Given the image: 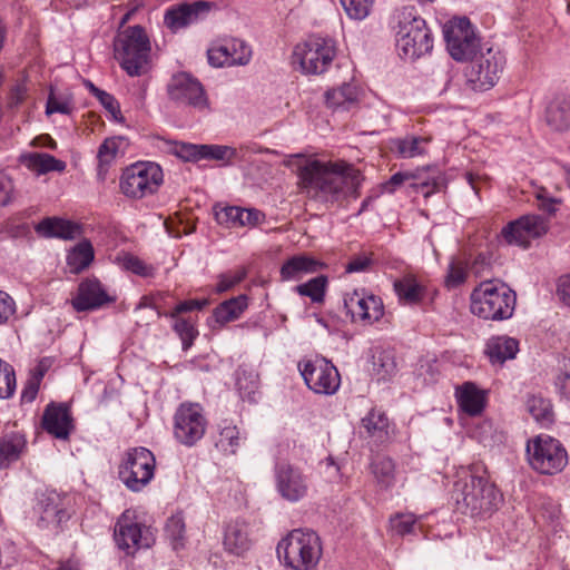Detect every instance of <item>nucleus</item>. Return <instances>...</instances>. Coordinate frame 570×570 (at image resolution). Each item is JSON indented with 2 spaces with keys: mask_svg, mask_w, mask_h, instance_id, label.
I'll list each match as a JSON object with an SVG mask.
<instances>
[{
  "mask_svg": "<svg viewBox=\"0 0 570 570\" xmlns=\"http://www.w3.org/2000/svg\"><path fill=\"white\" fill-rule=\"evenodd\" d=\"M284 165L296 171L306 194L323 203H337L348 195L358 196L361 173L345 161H321L303 154L286 157Z\"/></svg>",
  "mask_w": 570,
  "mask_h": 570,
  "instance_id": "obj_1",
  "label": "nucleus"
},
{
  "mask_svg": "<svg viewBox=\"0 0 570 570\" xmlns=\"http://www.w3.org/2000/svg\"><path fill=\"white\" fill-rule=\"evenodd\" d=\"M276 553L286 568L312 570L322 558L321 538L311 529H294L277 543Z\"/></svg>",
  "mask_w": 570,
  "mask_h": 570,
  "instance_id": "obj_2",
  "label": "nucleus"
},
{
  "mask_svg": "<svg viewBox=\"0 0 570 570\" xmlns=\"http://www.w3.org/2000/svg\"><path fill=\"white\" fill-rule=\"evenodd\" d=\"M515 304V292L507 284L485 281L471 293L470 309L485 321H504L512 317Z\"/></svg>",
  "mask_w": 570,
  "mask_h": 570,
  "instance_id": "obj_3",
  "label": "nucleus"
},
{
  "mask_svg": "<svg viewBox=\"0 0 570 570\" xmlns=\"http://www.w3.org/2000/svg\"><path fill=\"white\" fill-rule=\"evenodd\" d=\"M150 51L149 38L140 26L124 29L114 40L115 58L130 77H138L148 71Z\"/></svg>",
  "mask_w": 570,
  "mask_h": 570,
  "instance_id": "obj_4",
  "label": "nucleus"
},
{
  "mask_svg": "<svg viewBox=\"0 0 570 570\" xmlns=\"http://www.w3.org/2000/svg\"><path fill=\"white\" fill-rule=\"evenodd\" d=\"M396 47L404 59L414 60L433 48V39L426 22L415 8L403 7L397 12Z\"/></svg>",
  "mask_w": 570,
  "mask_h": 570,
  "instance_id": "obj_5",
  "label": "nucleus"
},
{
  "mask_svg": "<svg viewBox=\"0 0 570 570\" xmlns=\"http://www.w3.org/2000/svg\"><path fill=\"white\" fill-rule=\"evenodd\" d=\"M168 153L184 161H198L212 159L222 161L224 166L230 165L234 160L247 161L253 154L268 151L256 145H243L238 148L226 145H195L179 141H165Z\"/></svg>",
  "mask_w": 570,
  "mask_h": 570,
  "instance_id": "obj_6",
  "label": "nucleus"
},
{
  "mask_svg": "<svg viewBox=\"0 0 570 570\" xmlns=\"http://www.w3.org/2000/svg\"><path fill=\"white\" fill-rule=\"evenodd\" d=\"M335 56L333 39L314 36L295 46L293 65H298L306 75H320L327 70Z\"/></svg>",
  "mask_w": 570,
  "mask_h": 570,
  "instance_id": "obj_7",
  "label": "nucleus"
},
{
  "mask_svg": "<svg viewBox=\"0 0 570 570\" xmlns=\"http://www.w3.org/2000/svg\"><path fill=\"white\" fill-rule=\"evenodd\" d=\"M529 464L541 474H557L568 463V453L564 446L551 436L538 435L527 444Z\"/></svg>",
  "mask_w": 570,
  "mask_h": 570,
  "instance_id": "obj_8",
  "label": "nucleus"
},
{
  "mask_svg": "<svg viewBox=\"0 0 570 570\" xmlns=\"http://www.w3.org/2000/svg\"><path fill=\"white\" fill-rule=\"evenodd\" d=\"M156 468L155 455L144 446L128 449L118 468L124 484L131 491L142 490L154 478Z\"/></svg>",
  "mask_w": 570,
  "mask_h": 570,
  "instance_id": "obj_9",
  "label": "nucleus"
},
{
  "mask_svg": "<svg viewBox=\"0 0 570 570\" xmlns=\"http://www.w3.org/2000/svg\"><path fill=\"white\" fill-rule=\"evenodd\" d=\"M163 177L159 165L150 161L136 163L124 170L120 189L127 197L140 199L156 193L163 184Z\"/></svg>",
  "mask_w": 570,
  "mask_h": 570,
  "instance_id": "obj_10",
  "label": "nucleus"
},
{
  "mask_svg": "<svg viewBox=\"0 0 570 570\" xmlns=\"http://www.w3.org/2000/svg\"><path fill=\"white\" fill-rule=\"evenodd\" d=\"M207 420L198 403H181L174 415V436L186 445H195L205 434Z\"/></svg>",
  "mask_w": 570,
  "mask_h": 570,
  "instance_id": "obj_11",
  "label": "nucleus"
},
{
  "mask_svg": "<svg viewBox=\"0 0 570 570\" xmlns=\"http://www.w3.org/2000/svg\"><path fill=\"white\" fill-rule=\"evenodd\" d=\"M167 95L177 105L189 106L199 111L209 109L203 85L188 72L181 71L171 76L167 83Z\"/></svg>",
  "mask_w": 570,
  "mask_h": 570,
  "instance_id": "obj_12",
  "label": "nucleus"
},
{
  "mask_svg": "<svg viewBox=\"0 0 570 570\" xmlns=\"http://www.w3.org/2000/svg\"><path fill=\"white\" fill-rule=\"evenodd\" d=\"M443 33L448 51L454 60H469L475 56L480 41L468 18L454 19L444 28Z\"/></svg>",
  "mask_w": 570,
  "mask_h": 570,
  "instance_id": "obj_13",
  "label": "nucleus"
},
{
  "mask_svg": "<svg viewBox=\"0 0 570 570\" xmlns=\"http://www.w3.org/2000/svg\"><path fill=\"white\" fill-rule=\"evenodd\" d=\"M298 370L305 384L316 394L332 395L341 384L337 368L327 360H308L298 363Z\"/></svg>",
  "mask_w": 570,
  "mask_h": 570,
  "instance_id": "obj_14",
  "label": "nucleus"
},
{
  "mask_svg": "<svg viewBox=\"0 0 570 570\" xmlns=\"http://www.w3.org/2000/svg\"><path fill=\"white\" fill-rule=\"evenodd\" d=\"M505 65V58L499 50L488 49L472 61L468 77L475 90L492 88L500 78Z\"/></svg>",
  "mask_w": 570,
  "mask_h": 570,
  "instance_id": "obj_15",
  "label": "nucleus"
},
{
  "mask_svg": "<svg viewBox=\"0 0 570 570\" xmlns=\"http://www.w3.org/2000/svg\"><path fill=\"white\" fill-rule=\"evenodd\" d=\"M548 229L549 222L540 215L532 214L510 222L502 228L501 235L508 244L527 248L531 239L543 236Z\"/></svg>",
  "mask_w": 570,
  "mask_h": 570,
  "instance_id": "obj_16",
  "label": "nucleus"
},
{
  "mask_svg": "<svg viewBox=\"0 0 570 570\" xmlns=\"http://www.w3.org/2000/svg\"><path fill=\"white\" fill-rule=\"evenodd\" d=\"M114 540L119 550L127 556L134 554L137 550L149 548L153 539L148 535V529L138 522H132L124 513L115 525Z\"/></svg>",
  "mask_w": 570,
  "mask_h": 570,
  "instance_id": "obj_17",
  "label": "nucleus"
},
{
  "mask_svg": "<svg viewBox=\"0 0 570 570\" xmlns=\"http://www.w3.org/2000/svg\"><path fill=\"white\" fill-rule=\"evenodd\" d=\"M213 8L208 1L184 2L167 9L164 23L173 32H177L193 23L205 19Z\"/></svg>",
  "mask_w": 570,
  "mask_h": 570,
  "instance_id": "obj_18",
  "label": "nucleus"
},
{
  "mask_svg": "<svg viewBox=\"0 0 570 570\" xmlns=\"http://www.w3.org/2000/svg\"><path fill=\"white\" fill-rule=\"evenodd\" d=\"M344 307L352 318L374 323L384 313L382 299L375 295H366L363 291H354L344 297Z\"/></svg>",
  "mask_w": 570,
  "mask_h": 570,
  "instance_id": "obj_19",
  "label": "nucleus"
},
{
  "mask_svg": "<svg viewBox=\"0 0 570 570\" xmlns=\"http://www.w3.org/2000/svg\"><path fill=\"white\" fill-rule=\"evenodd\" d=\"M454 494L462 499H495L498 490L488 478L464 470L454 482Z\"/></svg>",
  "mask_w": 570,
  "mask_h": 570,
  "instance_id": "obj_20",
  "label": "nucleus"
},
{
  "mask_svg": "<svg viewBox=\"0 0 570 570\" xmlns=\"http://www.w3.org/2000/svg\"><path fill=\"white\" fill-rule=\"evenodd\" d=\"M42 428L56 439L67 440L75 429L69 405L49 403L42 414Z\"/></svg>",
  "mask_w": 570,
  "mask_h": 570,
  "instance_id": "obj_21",
  "label": "nucleus"
},
{
  "mask_svg": "<svg viewBox=\"0 0 570 570\" xmlns=\"http://www.w3.org/2000/svg\"><path fill=\"white\" fill-rule=\"evenodd\" d=\"M112 302H115V297L107 294L98 279L88 278L79 284L77 295L71 299V305L77 312H87L98 309Z\"/></svg>",
  "mask_w": 570,
  "mask_h": 570,
  "instance_id": "obj_22",
  "label": "nucleus"
},
{
  "mask_svg": "<svg viewBox=\"0 0 570 570\" xmlns=\"http://www.w3.org/2000/svg\"><path fill=\"white\" fill-rule=\"evenodd\" d=\"M276 485L284 499H302L307 494L308 484L306 478L288 463H282L275 471Z\"/></svg>",
  "mask_w": 570,
  "mask_h": 570,
  "instance_id": "obj_23",
  "label": "nucleus"
},
{
  "mask_svg": "<svg viewBox=\"0 0 570 570\" xmlns=\"http://www.w3.org/2000/svg\"><path fill=\"white\" fill-rule=\"evenodd\" d=\"M216 220L218 224L228 228L254 227L264 219V214L255 208H242L237 206H227L216 212Z\"/></svg>",
  "mask_w": 570,
  "mask_h": 570,
  "instance_id": "obj_24",
  "label": "nucleus"
},
{
  "mask_svg": "<svg viewBox=\"0 0 570 570\" xmlns=\"http://www.w3.org/2000/svg\"><path fill=\"white\" fill-rule=\"evenodd\" d=\"M544 120L553 131L568 130L570 128V97H554L546 107Z\"/></svg>",
  "mask_w": 570,
  "mask_h": 570,
  "instance_id": "obj_25",
  "label": "nucleus"
},
{
  "mask_svg": "<svg viewBox=\"0 0 570 570\" xmlns=\"http://www.w3.org/2000/svg\"><path fill=\"white\" fill-rule=\"evenodd\" d=\"M323 264L309 255H295L288 258L281 267L282 281H296L306 274L315 273Z\"/></svg>",
  "mask_w": 570,
  "mask_h": 570,
  "instance_id": "obj_26",
  "label": "nucleus"
},
{
  "mask_svg": "<svg viewBox=\"0 0 570 570\" xmlns=\"http://www.w3.org/2000/svg\"><path fill=\"white\" fill-rule=\"evenodd\" d=\"M361 423L367 438L374 443L383 444L390 440V421L383 411L372 409Z\"/></svg>",
  "mask_w": 570,
  "mask_h": 570,
  "instance_id": "obj_27",
  "label": "nucleus"
},
{
  "mask_svg": "<svg viewBox=\"0 0 570 570\" xmlns=\"http://www.w3.org/2000/svg\"><path fill=\"white\" fill-rule=\"evenodd\" d=\"M36 232L43 237L73 239L80 234V227L70 220L48 217L36 226Z\"/></svg>",
  "mask_w": 570,
  "mask_h": 570,
  "instance_id": "obj_28",
  "label": "nucleus"
},
{
  "mask_svg": "<svg viewBox=\"0 0 570 570\" xmlns=\"http://www.w3.org/2000/svg\"><path fill=\"white\" fill-rule=\"evenodd\" d=\"M519 352V342L509 336H497L488 341L485 354L492 364L502 365L508 360H513Z\"/></svg>",
  "mask_w": 570,
  "mask_h": 570,
  "instance_id": "obj_29",
  "label": "nucleus"
},
{
  "mask_svg": "<svg viewBox=\"0 0 570 570\" xmlns=\"http://www.w3.org/2000/svg\"><path fill=\"white\" fill-rule=\"evenodd\" d=\"M19 161L37 175H45L49 171L62 173L66 163L46 153H27L19 157Z\"/></svg>",
  "mask_w": 570,
  "mask_h": 570,
  "instance_id": "obj_30",
  "label": "nucleus"
},
{
  "mask_svg": "<svg viewBox=\"0 0 570 570\" xmlns=\"http://www.w3.org/2000/svg\"><path fill=\"white\" fill-rule=\"evenodd\" d=\"M458 403L469 415H479L485 405V397L481 390L472 382H465L456 389Z\"/></svg>",
  "mask_w": 570,
  "mask_h": 570,
  "instance_id": "obj_31",
  "label": "nucleus"
},
{
  "mask_svg": "<svg viewBox=\"0 0 570 570\" xmlns=\"http://www.w3.org/2000/svg\"><path fill=\"white\" fill-rule=\"evenodd\" d=\"M443 179L435 169L409 171V187L421 193L424 197L440 190Z\"/></svg>",
  "mask_w": 570,
  "mask_h": 570,
  "instance_id": "obj_32",
  "label": "nucleus"
},
{
  "mask_svg": "<svg viewBox=\"0 0 570 570\" xmlns=\"http://www.w3.org/2000/svg\"><path fill=\"white\" fill-rule=\"evenodd\" d=\"M26 439L18 432H9L0 438V469H7L19 460L26 448Z\"/></svg>",
  "mask_w": 570,
  "mask_h": 570,
  "instance_id": "obj_33",
  "label": "nucleus"
},
{
  "mask_svg": "<svg viewBox=\"0 0 570 570\" xmlns=\"http://www.w3.org/2000/svg\"><path fill=\"white\" fill-rule=\"evenodd\" d=\"M224 546L227 551L236 556L246 552L250 547L247 525L239 521L229 523L225 530Z\"/></svg>",
  "mask_w": 570,
  "mask_h": 570,
  "instance_id": "obj_34",
  "label": "nucleus"
},
{
  "mask_svg": "<svg viewBox=\"0 0 570 570\" xmlns=\"http://www.w3.org/2000/svg\"><path fill=\"white\" fill-rule=\"evenodd\" d=\"M396 372L394 352L376 348L372 355V376L377 382H389Z\"/></svg>",
  "mask_w": 570,
  "mask_h": 570,
  "instance_id": "obj_35",
  "label": "nucleus"
},
{
  "mask_svg": "<svg viewBox=\"0 0 570 570\" xmlns=\"http://www.w3.org/2000/svg\"><path fill=\"white\" fill-rule=\"evenodd\" d=\"M430 138L415 135H406L391 141L392 149L402 158H413L426 153Z\"/></svg>",
  "mask_w": 570,
  "mask_h": 570,
  "instance_id": "obj_36",
  "label": "nucleus"
},
{
  "mask_svg": "<svg viewBox=\"0 0 570 570\" xmlns=\"http://www.w3.org/2000/svg\"><path fill=\"white\" fill-rule=\"evenodd\" d=\"M371 471L377 485L382 489L391 488L395 482V463L383 454H377L371 462Z\"/></svg>",
  "mask_w": 570,
  "mask_h": 570,
  "instance_id": "obj_37",
  "label": "nucleus"
},
{
  "mask_svg": "<svg viewBox=\"0 0 570 570\" xmlns=\"http://www.w3.org/2000/svg\"><path fill=\"white\" fill-rule=\"evenodd\" d=\"M247 308V296L239 295L220 303L214 309V317L217 323L226 324L237 320L243 312Z\"/></svg>",
  "mask_w": 570,
  "mask_h": 570,
  "instance_id": "obj_38",
  "label": "nucleus"
},
{
  "mask_svg": "<svg viewBox=\"0 0 570 570\" xmlns=\"http://www.w3.org/2000/svg\"><path fill=\"white\" fill-rule=\"evenodd\" d=\"M63 501H38L35 511L40 514L39 525L49 523L60 524L69 519V514L62 507Z\"/></svg>",
  "mask_w": 570,
  "mask_h": 570,
  "instance_id": "obj_39",
  "label": "nucleus"
},
{
  "mask_svg": "<svg viewBox=\"0 0 570 570\" xmlns=\"http://www.w3.org/2000/svg\"><path fill=\"white\" fill-rule=\"evenodd\" d=\"M357 100V89L351 83H343L340 88L327 90L325 101L333 109H348Z\"/></svg>",
  "mask_w": 570,
  "mask_h": 570,
  "instance_id": "obj_40",
  "label": "nucleus"
},
{
  "mask_svg": "<svg viewBox=\"0 0 570 570\" xmlns=\"http://www.w3.org/2000/svg\"><path fill=\"white\" fill-rule=\"evenodd\" d=\"M394 291L405 304L419 303L424 294L423 287L413 276H404L394 282Z\"/></svg>",
  "mask_w": 570,
  "mask_h": 570,
  "instance_id": "obj_41",
  "label": "nucleus"
},
{
  "mask_svg": "<svg viewBox=\"0 0 570 570\" xmlns=\"http://www.w3.org/2000/svg\"><path fill=\"white\" fill-rule=\"evenodd\" d=\"M94 259V248L89 242L79 243L67 256V264L73 274L87 268Z\"/></svg>",
  "mask_w": 570,
  "mask_h": 570,
  "instance_id": "obj_42",
  "label": "nucleus"
},
{
  "mask_svg": "<svg viewBox=\"0 0 570 570\" xmlns=\"http://www.w3.org/2000/svg\"><path fill=\"white\" fill-rule=\"evenodd\" d=\"M527 409L533 419L538 422L549 423L552 421V405L549 400L542 396H530L527 401Z\"/></svg>",
  "mask_w": 570,
  "mask_h": 570,
  "instance_id": "obj_43",
  "label": "nucleus"
},
{
  "mask_svg": "<svg viewBox=\"0 0 570 570\" xmlns=\"http://www.w3.org/2000/svg\"><path fill=\"white\" fill-rule=\"evenodd\" d=\"M236 386L243 399L254 400L258 389V376L253 371L239 368L236 373Z\"/></svg>",
  "mask_w": 570,
  "mask_h": 570,
  "instance_id": "obj_44",
  "label": "nucleus"
},
{
  "mask_svg": "<svg viewBox=\"0 0 570 570\" xmlns=\"http://www.w3.org/2000/svg\"><path fill=\"white\" fill-rule=\"evenodd\" d=\"M327 278L323 275L316 276L306 283L296 286V292L307 296L312 302L320 303L324 299Z\"/></svg>",
  "mask_w": 570,
  "mask_h": 570,
  "instance_id": "obj_45",
  "label": "nucleus"
},
{
  "mask_svg": "<svg viewBox=\"0 0 570 570\" xmlns=\"http://www.w3.org/2000/svg\"><path fill=\"white\" fill-rule=\"evenodd\" d=\"M165 534L175 550L184 546L185 522L180 513L173 514L165 524Z\"/></svg>",
  "mask_w": 570,
  "mask_h": 570,
  "instance_id": "obj_46",
  "label": "nucleus"
},
{
  "mask_svg": "<svg viewBox=\"0 0 570 570\" xmlns=\"http://www.w3.org/2000/svg\"><path fill=\"white\" fill-rule=\"evenodd\" d=\"M239 431L235 425H226L220 429L219 436L215 443L220 451L235 454L239 446Z\"/></svg>",
  "mask_w": 570,
  "mask_h": 570,
  "instance_id": "obj_47",
  "label": "nucleus"
},
{
  "mask_svg": "<svg viewBox=\"0 0 570 570\" xmlns=\"http://www.w3.org/2000/svg\"><path fill=\"white\" fill-rule=\"evenodd\" d=\"M16 391V374L11 364L0 358V399H10Z\"/></svg>",
  "mask_w": 570,
  "mask_h": 570,
  "instance_id": "obj_48",
  "label": "nucleus"
},
{
  "mask_svg": "<svg viewBox=\"0 0 570 570\" xmlns=\"http://www.w3.org/2000/svg\"><path fill=\"white\" fill-rule=\"evenodd\" d=\"M456 509L471 518L484 519L491 514L492 501H455Z\"/></svg>",
  "mask_w": 570,
  "mask_h": 570,
  "instance_id": "obj_49",
  "label": "nucleus"
},
{
  "mask_svg": "<svg viewBox=\"0 0 570 570\" xmlns=\"http://www.w3.org/2000/svg\"><path fill=\"white\" fill-rule=\"evenodd\" d=\"M174 320L175 323L173 325V328L181 340L183 350L186 351L193 345L194 340L198 335V331L196 330L194 324L187 318L176 317Z\"/></svg>",
  "mask_w": 570,
  "mask_h": 570,
  "instance_id": "obj_50",
  "label": "nucleus"
},
{
  "mask_svg": "<svg viewBox=\"0 0 570 570\" xmlns=\"http://www.w3.org/2000/svg\"><path fill=\"white\" fill-rule=\"evenodd\" d=\"M232 66H245L252 59V48L242 39H229Z\"/></svg>",
  "mask_w": 570,
  "mask_h": 570,
  "instance_id": "obj_51",
  "label": "nucleus"
},
{
  "mask_svg": "<svg viewBox=\"0 0 570 570\" xmlns=\"http://www.w3.org/2000/svg\"><path fill=\"white\" fill-rule=\"evenodd\" d=\"M121 138H107L100 145L97 154L99 161V174L102 171L105 166L110 165V163L116 158Z\"/></svg>",
  "mask_w": 570,
  "mask_h": 570,
  "instance_id": "obj_52",
  "label": "nucleus"
},
{
  "mask_svg": "<svg viewBox=\"0 0 570 570\" xmlns=\"http://www.w3.org/2000/svg\"><path fill=\"white\" fill-rule=\"evenodd\" d=\"M346 14L351 19L363 20L365 19L372 9L374 0H340Z\"/></svg>",
  "mask_w": 570,
  "mask_h": 570,
  "instance_id": "obj_53",
  "label": "nucleus"
},
{
  "mask_svg": "<svg viewBox=\"0 0 570 570\" xmlns=\"http://www.w3.org/2000/svg\"><path fill=\"white\" fill-rule=\"evenodd\" d=\"M229 50V40H225L222 45L214 46L208 49V61L214 67L232 66Z\"/></svg>",
  "mask_w": 570,
  "mask_h": 570,
  "instance_id": "obj_54",
  "label": "nucleus"
},
{
  "mask_svg": "<svg viewBox=\"0 0 570 570\" xmlns=\"http://www.w3.org/2000/svg\"><path fill=\"white\" fill-rule=\"evenodd\" d=\"M121 264L126 271H130L139 276L150 277L154 275V267L146 265L141 259L134 255H124L121 258Z\"/></svg>",
  "mask_w": 570,
  "mask_h": 570,
  "instance_id": "obj_55",
  "label": "nucleus"
},
{
  "mask_svg": "<svg viewBox=\"0 0 570 570\" xmlns=\"http://www.w3.org/2000/svg\"><path fill=\"white\" fill-rule=\"evenodd\" d=\"M246 277V271L244 268H239L235 272H228L225 274H220L218 277V283L216 284V292L224 293L233 288L235 285L239 284Z\"/></svg>",
  "mask_w": 570,
  "mask_h": 570,
  "instance_id": "obj_56",
  "label": "nucleus"
},
{
  "mask_svg": "<svg viewBox=\"0 0 570 570\" xmlns=\"http://www.w3.org/2000/svg\"><path fill=\"white\" fill-rule=\"evenodd\" d=\"M104 108L111 115V118L117 122H124V117L120 111V106L115 97L105 90L98 91L95 96Z\"/></svg>",
  "mask_w": 570,
  "mask_h": 570,
  "instance_id": "obj_57",
  "label": "nucleus"
},
{
  "mask_svg": "<svg viewBox=\"0 0 570 570\" xmlns=\"http://www.w3.org/2000/svg\"><path fill=\"white\" fill-rule=\"evenodd\" d=\"M466 279V269L460 262H451L449 265L448 275L445 277V285L449 288H454L463 284Z\"/></svg>",
  "mask_w": 570,
  "mask_h": 570,
  "instance_id": "obj_58",
  "label": "nucleus"
},
{
  "mask_svg": "<svg viewBox=\"0 0 570 570\" xmlns=\"http://www.w3.org/2000/svg\"><path fill=\"white\" fill-rule=\"evenodd\" d=\"M415 524L413 514H397L391 518V527L399 535H405L412 532Z\"/></svg>",
  "mask_w": 570,
  "mask_h": 570,
  "instance_id": "obj_59",
  "label": "nucleus"
},
{
  "mask_svg": "<svg viewBox=\"0 0 570 570\" xmlns=\"http://www.w3.org/2000/svg\"><path fill=\"white\" fill-rule=\"evenodd\" d=\"M28 95L27 80L23 78L18 80L10 89L8 96V107L17 108L20 106Z\"/></svg>",
  "mask_w": 570,
  "mask_h": 570,
  "instance_id": "obj_60",
  "label": "nucleus"
},
{
  "mask_svg": "<svg viewBox=\"0 0 570 570\" xmlns=\"http://www.w3.org/2000/svg\"><path fill=\"white\" fill-rule=\"evenodd\" d=\"M206 305H207V301L206 299H203V301H199V299L184 301V302H180L179 304H177L176 307L171 312L165 313L164 316L165 317H170V318H176L181 313H187V312H191V311H195V309H202Z\"/></svg>",
  "mask_w": 570,
  "mask_h": 570,
  "instance_id": "obj_61",
  "label": "nucleus"
},
{
  "mask_svg": "<svg viewBox=\"0 0 570 570\" xmlns=\"http://www.w3.org/2000/svg\"><path fill=\"white\" fill-rule=\"evenodd\" d=\"M16 313V303L6 292L0 291V325L6 324Z\"/></svg>",
  "mask_w": 570,
  "mask_h": 570,
  "instance_id": "obj_62",
  "label": "nucleus"
},
{
  "mask_svg": "<svg viewBox=\"0 0 570 570\" xmlns=\"http://www.w3.org/2000/svg\"><path fill=\"white\" fill-rule=\"evenodd\" d=\"M71 110H72V107L69 101L61 100V99L57 98L53 95V92H50L48 100H47V106H46L47 115H51L55 112L69 115L71 112Z\"/></svg>",
  "mask_w": 570,
  "mask_h": 570,
  "instance_id": "obj_63",
  "label": "nucleus"
},
{
  "mask_svg": "<svg viewBox=\"0 0 570 570\" xmlns=\"http://www.w3.org/2000/svg\"><path fill=\"white\" fill-rule=\"evenodd\" d=\"M39 387H40L39 376L38 377H29L22 389L21 401L23 403L33 402L39 392Z\"/></svg>",
  "mask_w": 570,
  "mask_h": 570,
  "instance_id": "obj_64",
  "label": "nucleus"
}]
</instances>
